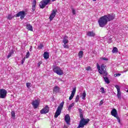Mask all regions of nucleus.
<instances>
[{
    "label": "nucleus",
    "mask_w": 128,
    "mask_h": 128,
    "mask_svg": "<svg viewBox=\"0 0 128 128\" xmlns=\"http://www.w3.org/2000/svg\"><path fill=\"white\" fill-rule=\"evenodd\" d=\"M78 110H79L80 112V113H82V109L80 108V109Z\"/></svg>",
    "instance_id": "44"
},
{
    "label": "nucleus",
    "mask_w": 128,
    "mask_h": 128,
    "mask_svg": "<svg viewBox=\"0 0 128 128\" xmlns=\"http://www.w3.org/2000/svg\"><path fill=\"white\" fill-rule=\"evenodd\" d=\"M118 52V48L116 47H114L112 50V52L113 54H116V52Z\"/></svg>",
    "instance_id": "26"
},
{
    "label": "nucleus",
    "mask_w": 128,
    "mask_h": 128,
    "mask_svg": "<svg viewBox=\"0 0 128 128\" xmlns=\"http://www.w3.org/2000/svg\"><path fill=\"white\" fill-rule=\"evenodd\" d=\"M86 70H90L91 68H90V67L88 66V67L86 68Z\"/></svg>",
    "instance_id": "41"
},
{
    "label": "nucleus",
    "mask_w": 128,
    "mask_h": 128,
    "mask_svg": "<svg viewBox=\"0 0 128 128\" xmlns=\"http://www.w3.org/2000/svg\"><path fill=\"white\" fill-rule=\"evenodd\" d=\"M103 104H104V100H101L99 104V106H102Z\"/></svg>",
    "instance_id": "38"
},
{
    "label": "nucleus",
    "mask_w": 128,
    "mask_h": 128,
    "mask_svg": "<svg viewBox=\"0 0 128 128\" xmlns=\"http://www.w3.org/2000/svg\"><path fill=\"white\" fill-rule=\"evenodd\" d=\"M64 102H62L60 106L57 108V110H56V112H55V114L54 116V118H56L58 116L62 114V108H64Z\"/></svg>",
    "instance_id": "3"
},
{
    "label": "nucleus",
    "mask_w": 128,
    "mask_h": 128,
    "mask_svg": "<svg viewBox=\"0 0 128 128\" xmlns=\"http://www.w3.org/2000/svg\"><path fill=\"white\" fill-rule=\"evenodd\" d=\"M26 87L28 88H30V83L27 82L26 84Z\"/></svg>",
    "instance_id": "32"
},
{
    "label": "nucleus",
    "mask_w": 128,
    "mask_h": 128,
    "mask_svg": "<svg viewBox=\"0 0 128 128\" xmlns=\"http://www.w3.org/2000/svg\"><path fill=\"white\" fill-rule=\"evenodd\" d=\"M24 62V59H22V60L21 61V64H22Z\"/></svg>",
    "instance_id": "43"
},
{
    "label": "nucleus",
    "mask_w": 128,
    "mask_h": 128,
    "mask_svg": "<svg viewBox=\"0 0 128 128\" xmlns=\"http://www.w3.org/2000/svg\"><path fill=\"white\" fill-rule=\"evenodd\" d=\"M48 112H50V108H48V106L46 105L45 106V108H44L40 110V112L41 114H48Z\"/></svg>",
    "instance_id": "11"
},
{
    "label": "nucleus",
    "mask_w": 128,
    "mask_h": 128,
    "mask_svg": "<svg viewBox=\"0 0 128 128\" xmlns=\"http://www.w3.org/2000/svg\"><path fill=\"white\" fill-rule=\"evenodd\" d=\"M53 90L54 92H60V88L58 86H55Z\"/></svg>",
    "instance_id": "22"
},
{
    "label": "nucleus",
    "mask_w": 128,
    "mask_h": 128,
    "mask_svg": "<svg viewBox=\"0 0 128 128\" xmlns=\"http://www.w3.org/2000/svg\"><path fill=\"white\" fill-rule=\"evenodd\" d=\"M44 48V44H40L39 46H38V50H42Z\"/></svg>",
    "instance_id": "30"
},
{
    "label": "nucleus",
    "mask_w": 128,
    "mask_h": 128,
    "mask_svg": "<svg viewBox=\"0 0 128 128\" xmlns=\"http://www.w3.org/2000/svg\"><path fill=\"white\" fill-rule=\"evenodd\" d=\"M32 105L34 108H38L40 106V101H38V100H34L32 102Z\"/></svg>",
    "instance_id": "13"
},
{
    "label": "nucleus",
    "mask_w": 128,
    "mask_h": 128,
    "mask_svg": "<svg viewBox=\"0 0 128 128\" xmlns=\"http://www.w3.org/2000/svg\"><path fill=\"white\" fill-rule=\"evenodd\" d=\"M30 58V52H28L26 54V58Z\"/></svg>",
    "instance_id": "36"
},
{
    "label": "nucleus",
    "mask_w": 128,
    "mask_h": 128,
    "mask_svg": "<svg viewBox=\"0 0 128 128\" xmlns=\"http://www.w3.org/2000/svg\"><path fill=\"white\" fill-rule=\"evenodd\" d=\"M8 20H12V16L11 14H9V15H8Z\"/></svg>",
    "instance_id": "34"
},
{
    "label": "nucleus",
    "mask_w": 128,
    "mask_h": 128,
    "mask_svg": "<svg viewBox=\"0 0 128 128\" xmlns=\"http://www.w3.org/2000/svg\"><path fill=\"white\" fill-rule=\"evenodd\" d=\"M90 122V119L87 118L86 119L84 118H82L80 122L79 125L78 126V128H84V126H86Z\"/></svg>",
    "instance_id": "4"
},
{
    "label": "nucleus",
    "mask_w": 128,
    "mask_h": 128,
    "mask_svg": "<svg viewBox=\"0 0 128 128\" xmlns=\"http://www.w3.org/2000/svg\"><path fill=\"white\" fill-rule=\"evenodd\" d=\"M97 68L100 74H102L104 76H108V72H106V66H104V65L102 64L100 66V64H98Z\"/></svg>",
    "instance_id": "2"
},
{
    "label": "nucleus",
    "mask_w": 128,
    "mask_h": 128,
    "mask_svg": "<svg viewBox=\"0 0 128 128\" xmlns=\"http://www.w3.org/2000/svg\"><path fill=\"white\" fill-rule=\"evenodd\" d=\"M102 60H108V58H102Z\"/></svg>",
    "instance_id": "40"
},
{
    "label": "nucleus",
    "mask_w": 128,
    "mask_h": 128,
    "mask_svg": "<svg viewBox=\"0 0 128 128\" xmlns=\"http://www.w3.org/2000/svg\"><path fill=\"white\" fill-rule=\"evenodd\" d=\"M112 42V38H110L108 40V44H110V42Z\"/></svg>",
    "instance_id": "37"
},
{
    "label": "nucleus",
    "mask_w": 128,
    "mask_h": 128,
    "mask_svg": "<svg viewBox=\"0 0 128 128\" xmlns=\"http://www.w3.org/2000/svg\"><path fill=\"white\" fill-rule=\"evenodd\" d=\"M100 91H101V92H102V94H104V92H104V88H102H102H100Z\"/></svg>",
    "instance_id": "31"
},
{
    "label": "nucleus",
    "mask_w": 128,
    "mask_h": 128,
    "mask_svg": "<svg viewBox=\"0 0 128 128\" xmlns=\"http://www.w3.org/2000/svg\"><path fill=\"white\" fill-rule=\"evenodd\" d=\"M26 16V13L24 10L18 12L17 14H16L15 16L16 18H18L20 16V20H24V17Z\"/></svg>",
    "instance_id": "7"
},
{
    "label": "nucleus",
    "mask_w": 128,
    "mask_h": 128,
    "mask_svg": "<svg viewBox=\"0 0 128 128\" xmlns=\"http://www.w3.org/2000/svg\"><path fill=\"white\" fill-rule=\"evenodd\" d=\"M115 18L116 14H108L100 17L98 20L99 26L100 28H104L108 24V22H112Z\"/></svg>",
    "instance_id": "1"
},
{
    "label": "nucleus",
    "mask_w": 128,
    "mask_h": 128,
    "mask_svg": "<svg viewBox=\"0 0 128 128\" xmlns=\"http://www.w3.org/2000/svg\"><path fill=\"white\" fill-rule=\"evenodd\" d=\"M63 128H68V126H66V125H64Z\"/></svg>",
    "instance_id": "46"
},
{
    "label": "nucleus",
    "mask_w": 128,
    "mask_h": 128,
    "mask_svg": "<svg viewBox=\"0 0 128 128\" xmlns=\"http://www.w3.org/2000/svg\"><path fill=\"white\" fill-rule=\"evenodd\" d=\"M32 46H30V52H32Z\"/></svg>",
    "instance_id": "42"
},
{
    "label": "nucleus",
    "mask_w": 128,
    "mask_h": 128,
    "mask_svg": "<svg viewBox=\"0 0 128 128\" xmlns=\"http://www.w3.org/2000/svg\"><path fill=\"white\" fill-rule=\"evenodd\" d=\"M14 54V51L12 50L8 54L7 56V58H10V57L12 56V54Z\"/></svg>",
    "instance_id": "28"
},
{
    "label": "nucleus",
    "mask_w": 128,
    "mask_h": 128,
    "mask_svg": "<svg viewBox=\"0 0 128 128\" xmlns=\"http://www.w3.org/2000/svg\"><path fill=\"white\" fill-rule=\"evenodd\" d=\"M106 76H103V78H104V80L105 82H106V84H110V80L108 79V77H106Z\"/></svg>",
    "instance_id": "21"
},
{
    "label": "nucleus",
    "mask_w": 128,
    "mask_h": 128,
    "mask_svg": "<svg viewBox=\"0 0 128 128\" xmlns=\"http://www.w3.org/2000/svg\"><path fill=\"white\" fill-rule=\"evenodd\" d=\"M122 76V74H114V76H115V78H116L117 76Z\"/></svg>",
    "instance_id": "33"
},
{
    "label": "nucleus",
    "mask_w": 128,
    "mask_h": 128,
    "mask_svg": "<svg viewBox=\"0 0 128 128\" xmlns=\"http://www.w3.org/2000/svg\"><path fill=\"white\" fill-rule=\"evenodd\" d=\"M76 88H73L72 94L69 97V100H72V98H74V94H76Z\"/></svg>",
    "instance_id": "12"
},
{
    "label": "nucleus",
    "mask_w": 128,
    "mask_h": 128,
    "mask_svg": "<svg viewBox=\"0 0 128 128\" xmlns=\"http://www.w3.org/2000/svg\"><path fill=\"white\" fill-rule=\"evenodd\" d=\"M44 58L45 60H48L50 58V53L48 52H44Z\"/></svg>",
    "instance_id": "20"
},
{
    "label": "nucleus",
    "mask_w": 128,
    "mask_h": 128,
    "mask_svg": "<svg viewBox=\"0 0 128 128\" xmlns=\"http://www.w3.org/2000/svg\"><path fill=\"white\" fill-rule=\"evenodd\" d=\"M115 88H116L117 92H118V94H117L118 98L120 100H122V96H121L122 93L120 92V86L118 85H116Z\"/></svg>",
    "instance_id": "10"
},
{
    "label": "nucleus",
    "mask_w": 128,
    "mask_h": 128,
    "mask_svg": "<svg viewBox=\"0 0 128 128\" xmlns=\"http://www.w3.org/2000/svg\"><path fill=\"white\" fill-rule=\"evenodd\" d=\"M40 66V65L39 64V66Z\"/></svg>",
    "instance_id": "51"
},
{
    "label": "nucleus",
    "mask_w": 128,
    "mask_h": 128,
    "mask_svg": "<svg viewBox=\"0 0 128 128\" xmlns=\"http://www.w3.org/2000/svg\"><path fill=\"white\" fill-rule=\"evenodd\" d=\"M42 64V62H39L38 64Z\"/></svg>",
    "instance_id": "47"
},
{
    "label": "nucleus",
    "mask_w": 128,
    "mask_h": 128,
    "mask_svg": "<svg viewBox=\"0 0 128 128\" xmlns=\"http://www.w3.org/2000/svg\"><path fill=\"white\" fill-rule=\"evenodd\" d=\"M63 46L64 48H68V44H64Z\"/></svg>",
    "instance_id": "35"
},
{
    "label": "nucleus",
    "mask_w": 128,
    "mask_h": 128,
    "mask_svg": "<svg viewBox=\"0 0 128 128\" xmlns=\"http://www.w3.org/2000/svg\"><path fill=\"white\" fill-rule=\"evenodd\" d=\"M97 64H98L97 63Z\"/></svg>",
    "instance_id": "50"
},
{
    "label": "nucleus",
    "mask_w": 128,
    "mask_h": 128,
    "mask_svg": "<svg viewBox=\"0 0 128 128\" xmlns=\"http://www.w3.org/2000/svg\"><path fill=\"white\" fill-rule=\"evenodd\" d=\"M52 2H56V0H52Z\"/></svg>",
    "instance_id": "48"
},
{
    "label": "nucleus",
    "mask_w": 128,
    "mask_h": 128,
    "mask_svg": "<svg viewBox=\"0 0 128 128\" xmlns=\"http://www.w3.org/2000/svg\"><path fill=\"white\" fill-rule=\"evenodd\" d=\"M94 2H96V0H92Z\"/></svg>",
    "instance_id": "49"
},
{
    "label": "nucleus",
    "mask_w": 128,
    "mask_h": 128,
    "mask_svg": "<svg viewBox=\"0 0 128 128\" xmlns=\"http://www.w3.org/2000/svg\"><path fill=\"white\" fill-rule=\"evenodd\" d=\"M11 116H12V118H13L14 120V118H16V112H14V111H12Z\"/></svg>",
    "instance_id": "25"
},
{
    "label": "nucleus",
    "mask_w": 128,
    "mask_h": 128,
    "mask_svg": "<svg viewBox=\"0 0 128 128\" xmlns=\"http://www.w3.org/2000/svg\"><path fill=\"white\" fill-rule=\"evenodd\" d=\"M80 100V96L79 95H77L76 97V99H75V102H78Z\"/></svg>",
    "instance_id": "29"
},
{
    "label": "nucleus",
    "mask_w": 128,
    "mask_h": 128,
    "mask_svg": "<svg viewBox=\"0 0 128 128\" xmlns=\"http://www.w3.org/2000/svg\"><path fill=\"white\" fill-rule=\"evenodd\" d=\"M86 91H84L82 94V100H86Z\"/></svg>",
    "instance_id": "23"
},
{
    "label": "nucleus",
    "mask_w": 128,
    "mask_h": 128,
    "mask_svg": "<svg viewBox=\"0 0 128 128\" xmlns=\"http://www.w3.org/2000/svg\"><path fill=\"white\" fill-rule=\"evenodd\" d=\"M50 2V0H42L40 2L39 6L40 8H44L46 6H48Z\"/></svg>",
    "instance_id": "6"
},
{
    "label": "nucleus",
    "mask_w": 128,
    "mask_h": 128,
    "mask_svg": "<svg viewBox=\"0 0 128 128\" xmlns=\"http://www.w3.org/2000/svg\"><path fill=\"white\" fill-rule=\"evenodd\" d=\"M6 94H8V92H6V90L4 89H0V98H5L6 96Z\"/></svg>",
    "instance_id": "9"
},
{
    "label": "nucleus",
    "mask_w": 128,
    "mask_h": 128,
    "mask_svg": "<svg viewBox=\"0 0 128 128\" xmlns=\"http://www.w3.org/2000/svg\"><path fill=\"white\" fill-rule=\"evenodd\" d=\"M72 106H74V102L71 104L68 107V110L69 112L72 108Z\"/></svg>",
    "instance_id": "24"
},
{
    "label": "nucleus",
    "mask_w": 128,
    "mask_h": 128,
    "mask_svg": "<svg viewBox=\"0 0 128 128\" xmlns=\"http://www.w3.org/2000/svg\"><path fill=\"white\" fill-rule=\"evenodd\" d=\"M68 37L66 36H65L63 38L62 42L64 44H68Z\"/></svg>",
    "instance_id": "17"
},
{
    "label": "nucleus",
    "mask_w": 128,
    "mask_h": 128,
    "mask_svg": "<svg viewBox=\"0 0 128 128\" xmlns=\"http://www.w3.org/2000/svg\"><path fill=\"white\" fill-rule=\"evenodd\" d=\"M80 118H82V114L80 113Z\"/></svg>",
    "instance_id": "45"
},
{
    "label": "nucleus",
    "mask_w": 128,
    "mask_h": 128,
    "mask_svg": "<svg viewBox=\"0 0 128 128\" xmlns=\"http://www.w3.org/2000/svg\"><path fill=\"white\" fill-rule=\"evenodd\" d=\"M86 35L90 37H94L96 33L94 32V31H88L86 32Z\"/></svg>",
    "instance_id": "16"
},
{
    "label": "nucleus",
    "mask_w": 128,
    "mask_h": 128,
    "mask_svg": "<svg viewBox=\"0 0 128 128\" xmlns=\"http://www.w3.org/2000/svg\"><path fill=\"white\" fill-rule=\"evenodd\" d=\"M26 28L28 30H30V32H32V26L30 24H27L26 25Z\"/></svg>",
    "instance_id": "19"
},
{
    "label": "nucleus",
    "mask_w": 128,
    "mask_h": 128,
    "mask_svg": "<svg viewBox=\"0 0 128 128\" xmlns=\"http://www.w3.org/2000/svg\"><path fill=\"white\" fill-rule=\"evenodd\" d=\"M72 12L73 14H76V10H74V8H72Z\"/></svg>",
    "instance_id": "39"
},
{
    "label": "nucleus",
    "mask_w": 128,
    "mask_h": 128,
    "mask_svg": "<svg viewBox=\"0 0 128 128\" xmlns=\"http://www.w3.org/2000/svg\"><path fill=\"white\" fill-rule=\"evenodd\" d=\"M79 58H82V56H84V52L82 50L80 51L78 54Z\"/></svg>",
    "instance_id": "27"
},
{
    "label": "nucleus",
    "mask_w": 128,
    "mask_h": 128,
    "mask_svg": "<svg viewBox=\"0 0 128 128\" xmlns=\"http://www.w3.org/2000/svg\"><path fill=\"white\" fill-rule=\"evenodd\" d=\"M52 70L58 76H62V74H64V71L62 70V68L59 66H54Z\"/></svg>",
    "instance_id": "5"
},
{
    "label": "nucleus",
    "mask_w": 128,
    "mask_h": 128,
    "mask_svg": "<svg viewBox=\"0 0 128 128\" xmlns=\"http://www.w3.org/2000/svg\"><path fill=\"white\" fill-rule=\"evenodd\" d=\"M36 0H33L32 2V10H36Z\"/></svg>",
    "instance_id": "18"
},
{
    "label": "nucleus",
    "mask_w": 128,
    "mask_h": 128,
    "mask_svg": "<svg viewBox=\"0 0 128 128\" xmlns=\"http://www.w3.org/2000/svg\"><path fill=\"white\" fill-rule=\"evenodd\" d=\"M65 122L67 124H70V117L69 114H66L65 116Z\"/></svg>",
    "instance_id": "15"
},
{
    "label": "nucleus",
    "mask_w": 128,
    "mask_h": 128,
    "mask_svg": "<svg viewBox=\"0 0 128 128\" xmlns=\"http://www.w3.org/2000/svg\"><path fill=\"white\" fill-rule=\"evenodd\" d=\"M111 114L112 116H114V118H117V120L119 123L120 122V117L118 116V111H116V110L115 108L112 110L111 111Z\"/></svg>",
    "instance_id": "8"
},
{
    "label": "nucleus",
    "mask_w": 128,
    "mask_h": 128,
    "mask_svg": "<svg viewBox=\"0 0 128 128\" xmlns=\"http://www.w3.org/2000/svg\"><path fill=\"white\" fill-rule=\"evenodd\" d=\"M56 11L53 10L49 17V18L50 21H52V20H54V16H56Z\"/></svg>",
    "instance_id": "14"
}]
</instances>
